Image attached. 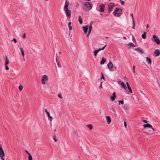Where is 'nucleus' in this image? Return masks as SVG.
Returning a JSON list of instances; mask_svg holds the SVG:
<instances>
[{"mask_svg": "<svg viewBox=\"0 0 160 160\" xmlns=\"http://www.w3.org/2000/svg\"><path fill=\"white\" fill-rule=\"evenodd\" d=\"M48 80V78L47 75H43L41 78V83L45 85L46 84V82Z\"/></svg>", "mask_w": 160, "mask_h": 160, "instance_id": "obj_3", "label": "nucleus"}, {"mask_svg": "<svg viewBox=\"0 0 160 160\" xmlns=\"http://www.w3.org/2000/svg\"><path fill=\"white\" fill-rule=\"evenodd\" d=\"M25 152L27 153L29 155V154H31L29 153L28 151L27 150H25Z\"/></svg>", "mask_w": 160, "mask_h": 160, "instance_id": "obj_46", "label": "nucleus"}, {"mask_svg": "<svg viewBox=\"0 0 160 160\" xmlns=\"http://www.w3.org/2000/svg\"><path fill=\"white\" fill-rule=\"evenodd\" d=\"M4 60L5 62L4 64V65L5 68V70L7 71L9 69V68L8 66V65L9 64V60L6 56H5Z\"/></svg>", "mask_w": 160, "mask_h": 160, "instance_id": "obj_4", "label": "nucleus"}, {"mask_svg": "<svg viewBox=\"0 0 160 160\" xmlns=\"http://www.w3.org/2000/svg\"><path fill=\"white\" fill-rule=\"evenodd\" d=\"M120 1L121 4L123 5L125 3L124 1H123L122 0H120Z\"/></svg>", "mask_w": 160, "mask_h": 160, "instance_id": "obj_36", "label": "nucleus"}, {"mask_svg": "<svg viewBox=\"0 0 160 160\" xmlns=\"http://www.w3.org/2000/svg\"><path fill=\"white\" fill-rule=\"evenodd\" d=\"M58 96L59 98H60L61 99L62 98V95L61 93H59V94H58Z\"/></svg>", "mask_w": 160, "mask_h": 160, "instance_id": "obj_39", "label": "nucleus"}, {"mask_svg": "<svg viewBox=\"0 0 160 160\" xmlns=\"http://www.w3.org/2000/svg\"><path fill=\"white\" fill-rule=\"evenodd\" d=\"M126 84L128 88V89L129 90L130 92V93H132V89L130 87V86L129 83L128 82H126Z\"/></svg>", "mask_w": 160, "mask_h": 160, "instance_id": "obj_20", "label": "nucleus"}, {"mask_svg": "<svg viewBox=\"0 0 160 160\" xmlns=\"http://www.w3.org/2000/svg\"><path fill=\"white\" fill-rule=\"evenodd\" d=\"M18 88L20 91H21L23 89V86L22 85H20L18 87Z\"/></svg>", "mask_w": 160, "mask_h": 160, "instance_id": "obj_29", "label": "nucleus"}, {"mask_svg": "<svg viewBox=\"0 0 160 160\" xmlns=\"http://www.w3.org/2000/svg\"><path fill=\"white\" fill-rule=\"evenodd\" d=\"M112 110L114 111V112H115V109L113 107H112Z\"/></svg>", "mask_w": 160, "mask_h": 160, "instance_id": "obj_47", "label": "nucleus"}, {"mask_svg": "<svg viewBox=\"0 0 160 160\" xmlns=\"http://www.w3.org/2000/svg\"><path fill=\"white\" fill-rule=\"evenodd\" d=\"M45 111L48 117V119L50 120L51 122L52 121L53 119V118L52 116H50V113L48 111L47 109H45Z\"/></svg>", "mask_w": 160, "mask_h": 160, "instance_id": "obj_10", "label": "nucleus"}, {"mask_svg": "<svg viewBox=\"0 0 160 160\" xmlns=\"http://www.w3.org/2000/svg\"><path fill=\"white\" fill-rule=\"evenodd\" d=\"M114 69H117V67H114Z\"/></svg>", "mask_w": 160, "mask_h": 160, "instance_id": "obj_56", "label": "nucleus"}, {"mask_svg": "<svg viewBox=\"0 0 160 160\" xmlns=\"http://www.w3.org/2000/svg\"><path fill=\"white\" fill-rule=\"evenodd\" d=\"M154 53L156 56H158L160 55V52L158 49H157L154 51Z\"/></svg>", "mask_w": 160, "mask_h": 160, "instance_id": "obj_19", "label": "nucleus"}, {"mask_svg": "<svg viewBox=\"0 0 160 160\" xmlns=\"http://www.w3.org/2000/svg\"><path fill=\"white\" fill-rule=\"evenodd\" d=\"M107 66L109 69H111L113 68V65L112 63L110 61L108 64L107 65Z\"/></svg>", "mask_w": 160, "mask_h": 160, "instance_id": "obj_17", "label": "nucleus"}, {"mask_svg": "<svg viewBox=\"0 0 160 160\" xmlns=\"http://www.w3.org/2000/svg\"><path fill=\"white\" fill-rule=\"evenodd\" d=\"M146 61L149 64H151L152 63V60L151 58L148 57H146Z\"/></svg>", "mask_w": 160, "mask_h": 160, "instance_id": "obj_18", "label": "nucleus"}, {"mask_svg": "<svg viewBox=\"0 0 160 160\" xmlns=\"http://www.w3.org/2000/svg\"><path fill=\"white\" fill-rule=\"evenodd\" d=\"M135 66H134V65L133 66V70H135Z\"/></svg>", "mask_w": 160, "mask_h": 160, "instance_id": "obj_50", "label": "nucleus"}, {"mask_svg": "<svg viewBox=\"0 0 160 160\" xmlns=\"http://www.w3.org/2000/svg\"><path fill=\"white\" fill-rule=\"evenodd\" d=\"M83 9L86 11L90 10L92 8V4L89 2H86L83 4Z\"/></svg>", "mask_w": 160, "mask_h": 160, "instance_id": "obj_1", "label": "nucleus"}, {"mask_svg": "<svg viewBox=\"0 0 160 160\" xmlns=\"http://www.w3.org/2000/svg\"><path fill=\"white\" fill-rule=\"evenodd\" d=\"M1 159L2 160H5V159L3 158V157H1Z\"/></svg>", "mask_w": 160, "mask_h": 160, "instance_id": "obj_52", "label": "nucleus"}, {"mask_svg": "<svg viewBox=\"0 0 160 160\" xmlns=\"http://www.w3.org/2000/svg\"><path fill=\"white\" fill-rule=\"evenodd\" d=\"M106 119L107 123L108 124H110L111 122V120L110 117L109 116H106Z\"/></svg>", "mask_w": 160, "mask_h": 160, "instance_id": "obj_14", "label": "nucleus"}, {"mask_svg": "<svg viewBox=\"0 0 160 160\" xmlns=\"http://www.w3.org/2000/svg\"><path fill=\"white\" fill-rule=\"evenodd\" d=\"M99 88L101 89H102V85L100 84V85L99 86Z\"/></svg>", "mask_w": 160, "mask_h": 160, "instance_id": "obj_48", "label": "nucleus"}, {"mask_svg": "<svg viewBox=\"0 0 160 160\" xmlns=\"http://www.w3.org/2000/svg\"><path fill=\"white\" fill-rule=\"evenodd\" d=\"M131 15L132 16V20H134V17H133V14L132 13L131 14Z\"/></svg>", "mask_w": 160, "mask_h": 160, "instance_id": "obj_45", "label": "nucleus"}, {"mask_svg": "<svg viewBox=\"0 0 160 160\" xmlns=\"http://www.w3.org/2000/svg\"><path fill=\"white\" fill-rule=\"evenodd\" d=\"M65 11L66 16L69 18L71 16V11L68 9H63Z\"/></svg>", "mask_w": 160, "mask_h": 160, "instance_id": "obj_5", "label": "nucleus"}, {"mask_svg": "<svg viewBox=\"0 0 160 160\" xmlns=\"http://www.w3.org/2000/svg\"><path fill=\"white\" fill-rule=\"evenodd\" d=\"M54 131H56V129H55V130H54Z\"/></svg>", "mask_w": 160, "mask_h": 160, "instance_id": "obj_61", "label": "nucleus"}, {"mask_svg": "<svg viewBox=\"0 0 160 160\" xmlns=\"http://www.w3.org/2000/svg\"><path fill=\"white\" fill-rule=\"evenodd\" d=\"M100 10H98L99 11L101 12H103L105 8V5L104 4H102L99 5Z\"/></svg>", "mask_w": 160, "mask_h": 160, "instance_id": "obj_9", "label": "nucleus"}, {"mask_svg": "<svg viewBox=\"0 0 160 160\" xmlns=\"http://www.w3.org/2000/svg\"><path fill=\"white\" fill-rule=\"evenodd\" d=\"M123 39H125V40H126V39L127 38H126V37H123Z\"/></svg>", "mask_w": 160, "mask_h": 160, "instance_id": "obj_54", "label": "nucleus"}, {"mask_svg": "<svg viewBox=\"0 0 160 160\" xmlns=\"http://www.w3.org/2000/svg\"><path fill=\"white\" fill-rule=\"evenodd\" d=\"M56 60L57 62V57L56 58Z\"/></svg>", "mask_w": 160, "mask_h": 160, "instance_id": "obj_57", "label": "nucleus"}, {"mask_svg": "<svg viewBox=\"0 0 160 160\" xmlns=\"http://www.w3.org/2000/svg\"><path fill=\"white\" fill-rule=\"evenodd\" d=\"M28 160H32V157L31 154L28 155Z\"/></svg>", "mask_w": 160, "mask_h": 160, "instance_id": "obj_32", "label": "nucleus"}, {"mask_svg": "<svg viewBox=\"0 0 160 160\" xmlns=\"http://www.w3.org/2000/svg\"><path fill=\"white\" fill-rule=\"evenodd\" d=\"M122 13V9L119 8H117L113 12V14L116 17H119Z\"/></svg>", "mask_w": 160, "mask_h": 160, "instance_id": "obj_2", "label": "nucleus"}, {"mask_svg": "<svg viewBox=\"0 0 160 160\" xmlns=\"http://www.w3.org/2000/svg\"><path fill=\"white\" fill-rule=\"evenodd\" d=\"M71 24H72V23L71 22H70L68 24V26L69 29L70 31L72 30V27L71 26Z\"/></svg>", "mask_w": 160, "mask_h": 160, "instance_id": "obj_24", "label": "nucleus"}, {"mask_svg": "<svg viewBox=\"0 0 160 160\" xmlns=\"http://www.w3.org/2000/svg\"><path fill=\"white\" fill-rule=\"evenodd\" d=\"M132 22L133 23V27H132V29H135V21L134 20H132Z\"/></svg>", "mask_w": 160, "mask_h": 160, "instance_id": "obj_34", "label": "nucleus"}, {"mask_svg": "<svg viewBox=\"0 0 160 160\" xmlns=\"http://www.w3.org/2000/svg\"><path fill=\"white\" fill-rule=\"evenodd\" d=\"M88 26L87 25L85 27H82L83 30L85 34H86L88 32Z\"/></svg>", "mask_w": 160, "mask_h": 160, "instance_id": "obj_16", "label": "nucleus"}, {"mask_svg": "<svg viewBox=\"0 0 160 160\" xmlns=\"http://www.w3.org/2000/svg\"><path fill=\"white\" fill-rule=\"evenodd\" d=\"M88 127L90 130H92L93 128L91 124H88Z\"/></svg>", "mask_w": 160, "mask_h": 160, "instance_id": "obj_30", "label": "nucleus"}, {"mask_svg": "<svg viewBox=\"0 0 160 160\" xmlns=\"http://www.w3.org/2000/svg\"><path fill=\"white\" fill-rule=\"evenodd\" d=\"M101 74H102V79H103L104 80H105L104 77L102 73Z\"/></svg>", "mask_w": 160, "mask_h": 160, "instance_id": "obj_40", "label": "nucleus"}, {"mask_svg": "<svg viewBox=\"0 0 160 160\" xmlns=\"http://www.w3.org/2000/svg\"><path fill=\"white\" fill-rule=\"evenodd\" d=\"M57 64L58 68H60L61 67V65L59 62Z\"/></svg>", "mask_w": 160, "mask_h": 160, "instance_id": "obj_38", "label": "nucleus"}, {"mask_svg": "<svg viewBox=\"0 0 160 160\" xmlns=\"http://www.w3.org/2000/svg\"><path fill=\"white\" fill-rule=\"evenodd\" d=\"M106 46H107V45H105V46H104L102 48H99L98 49L95 50H94L93 52V53H94V56H96L97 54V53L99 51H101V50L104 49H105V47H106Z\"/></svg>", "mask_w": 160, "mask_h": 160, "instance_id": "obj_8", "label": "nucleus"}, {"mask_svg": "<svg viewBox=\"0 0 160 160\" xmlns=\"http://www.w3.org/2000/svg\"><path fill=\"white\" fill-rule=\"evenodd\" d=\"M88 28H89V30L88 31V33L86 35V37L88 38L89 37L90 34L91 33V30H92V25H89V26H88Z\"/></svg>", "mask_w": 160, "mask_h": 160, "instance_id": "obj_13", "label": "nucleus"}, {"mask_svg": "<svg viewBox=\"0 0 160 160\" xmlns=\"http://www.w3.org/2000/svg\"><path fill=\"white\" fill-rule=\"evenodd\" d=\"M128 45L129 46L135 47H136V45H134L132 43H129L128 44Z\"/></svg>", "mask_w": 160, "mask_h": 160, "instance_id": "obj_33", "label": "nucleus"}, {"mask_svg": "<svg viewBox=\"0 0 160 160\" xmlns=\"http://www.w3.org/2000/svg\"><path fill=\"white\" fill-rule=\"evenodd\" d=\"M114 4L113 3H110L108 6V11L109 13L111 12L114 6Z\"/></svg>", "mask_w": 160, "mask_h": 160, "instance_id": "obj_6", "label": "nucleus"}, {"mask_svg": "<svg viewBox=\"0 0 160 160\" xmlns=\"http://www.w3.org/2000/svg\"><path fill=\"white\" fill-rule=\"evenodd\" d=\"M59 53L60 54L61 53V52H59Z\"/></svg>", "mask_w": 160, "mask_h": 160, "instance_id": "obj_62", "label": "nucleus"}, {"mask_svg": "<svg viewBox=\"0 0 160 160\" xmlns=\"http://www.w3.org/2000/svg\"><path fill=\"white\" fill-rule=\"evenodd\" d=\"M149 25L148 24H147V28H149Z\"/></svg>", "mask_w": 160, "mask_h": 160, "instance_id": "obj_51", "label": "nucleus"}, {"mask_svg": "<svg viewBox=\"0 0 160 160\" xmlns=\"http://www.w3.org/2000/svg\"><path fill=\"white\" fill-rule=\"evenodd\" d=\"M134 50H137L140 52L142 54L144 53V51L142 49H140L139 48H135Z\"/></svg>", "mask_w": 160, "mask_h": 160, "instance_id": "obj_23", "label": "nucleus"}, {"mask_svg": "<svg viewBox=\"0 0 160 160\" xmlns=\"http://www.w3.org/2000/svg\"><path fill=\"white\" fill-rule=\"evenodd\" d=\"M20 49L21 51L23 57H24L25 56V53L23 49V48L22 47H20Z\"/></svg>", "mask_w": 160, "mask_h": 160, "instance_id": "obj_25", "label": "nucleus"}, {"mask_svg": "<svg viewBox=\"0 0 160 160\" xmlns=\"http://www.w3.org/2000/svg\"><path fill=\"white\" fill-rule=\"evenodd\" d=\"M124 126L126 128L127 127V123H126V122H124Z\"/></svg>", "mask_w": 160, "mask_h": 160, "instance_id": "obj_43", "label": "nucleus"}, {"mask_svg": "<svg viewBox=\"0 0 160 160\" xmlns=\"http://www.w3.org/2000/svg\"><path fill=\"white\" fill-rule=\"evenodd\" d=\"M116 97V93L115 92H114L113 93V96H111L110 97V99L112 101H113L115 100V98Z\"/></svg>", "mask_w": 160, "mask_h": 160, "instance_id": "obj_15", "label": "nucleus"}, {"mask_svg": "<svg viewBox=\"0 0 160 160\" xmlns=\"http://www.w3.org/2000/svg\"><path fill=\"white\" fill-rule=\"evenodd\" d=\"M12 41H13L15 43H16L17 42V40L15 38H14L12 40Z\"/></svg>", "mask_w": 160, "mask_h": 160, "instance_id": "obj_37", "label": "nucleus"}, {"mask_svg": "<svg viewBox=\"0 0 160 160\" xmlns=\"http://www.w3.org/2000/svg\"><path fill=\"white\" fill-rule=\"evenodd\" d=\"M153 41L155 42L157 44H160V40L155 35H153L152 36Z\"/></svg>", "mask_w": 160, "mask_h": 160, "instance_id": "obj_7", "label": "nucleus"}, {"mask_svg": "<svg viewBox=\"0 0 160 160\" xmlns=\"http://www.w3.org/2000/svg\"><path fill=\"white\" fill-rule=\"evenodd\" d=\"M119 82H120L119 83V84L122 85V87L124 88V89H126L127 88V87L124 83L123 82H121V81H120Z\"/></svg>", "mask_w": 160, "mask_h": 160, "instance_id": "obj_21", "label": "nucleus"}, {"mask_svg": "<svg viewBox=\"0 0 160 160\" xmlns=\"http://www.w3.org/2000/svg\"><path fill=\"white\" fill-rule=\"evenodd\" d=\"M137 59H139V58H138H138H137Z\"/></svg>", "mask_w": 160, "mask_h": 160, "instance_id": "obj_60", "label": "nucleus"}, {"mask_svg": "<svg viewBox=\"0 0 160 160\" xmlns=\"http://www.w3.org/2000/svg\"><path fill=\"white\" fill-rule=\"evenodd\" d=\"M45 1H49V0H45Z\"/></svg>", "mask_w": 160, "mask_h": 160, "instance_id": "obj_59", "label": "nucleus"}, {"mask_svg": "<svg viewBox=\"0 0 160 160\" xmlns=\"http://www.w3.org/2000/svg\"><path fill=\"white\" fill-rule=\"evenodd\" d=\"M102 82L101 81L100 82V84L102 85Z\"/></svg>", "mask_w": 160, "mask_h": 160, "instance_id": "obj_55", "label": "nucleus"}, {"mask_svg": "<svg viewBox=\"0 0 160 160\" xmlns=\"http://www.w3.org/2000/svg\"><path fill=\"white\" fill-rule=\"evenodd\" d=\"M106 61V59L104 57H102V60L100 62V64L101 65L104 64Z\"/></svg>", "mask_w": 160, "mask_h": 160, "instance_id": "obj_22", "label": "nucleus"}, {"mask_svg": "<svg viewBox=\"0 0 160 160\" xmlns=\"http://www.w3.org/2000/svg\"><path fill=\"white\" fill-rule=\"evenodd\" d=\"M53 139L54 140L55 142H56L57 141V139L56 138H54Z\"/></svg>", "mask_w": 160, "mask_h": 160, "instance_id": "obj_49", "label": "nucleus"}, {"mask_svg": "<svg viewBox=\"0 0 160 160\" xmlns=\"http://www.w3.org/2000/svg\"><path fill=\"white\" fill-rule=\"evenodd\" d=\"M142 37L143 39H145L146 38V33L144 32V33L142 35Z\"/></svg>", "mask_w": 160, "mask_h": 160, "instance_id": "obj_27", "label": "nucleus"}, {"mask_svg": "<svg viewBox=\"0 0 160 160\" xmlns=\"http://www.w3.org/2000/svg\"><path fill=\"white\" fill-rule=\"evenodd\" d=\"M4 156H5V153L3 150L1 152H0V157H3Z\"/></svg>", "mask_w": 160, "mask_h": 160, "instance_id": "obj_28", "label": "nucleus"}, {"mask_svg": "<svg viewBox=\"0 0 160 160\" xmlns=\"http://www.w3.org/2000/svg\"><path fill=\"white\" fill-rule=\"evenodd\" d=\"M3 149L2 147L1 146H0V152H1V151H3Z\"/></svg>", "mask_w": 160, "mask_h": 160, "instance_id": "obj_44", "label": "nucleus"}, {"mask_svg": "<svg viewBox=\"0 0 160 160\" xmlns=\"http://www.w3.org/2000/svg\"><path fill=\"white\" fill-rule=\"evenodd\" d=\"M78 21L81 24L82 23V19L81 16L80 15L78 16Z\"/></svg>", "mask_w": 160, "mask_h": 160, "instance_id": "obj_26", "label": "nucleus"}, {"mask_svg": "<svg viewBox=\"0 0 160 160\" xmlns=\"http://www.w3.org/2000/svg\"><path fill=\"white\" fill-rule=\"evenodd\" d=\"M142 121L144 123H148L147 121L146 120L143 119V120H142Z\"/></svg>", "mask_w": 160, "mask_h": 160, "instance_id": "obj_41", "label": "nucleus"}, {"mask_svg": "<svg viewBox=\"0 0 160 160\" xmlns=\"http://www.w3.org/2000/svg\"><path fill=\"white\" fill-rule=\"evenodd\" d=\"M26 37L25 34V33H24L22 36V38L23 39H25V38H26Z\"/></svg>", "mask_w": 160, "mask_h": 160, "instance_id": "obj_42", "label": "nucleus"}, {"mask_svg": "<svg viewBox=\"0 0 160 160\" xmlns=\"http://www.w3.org/2000/svg\"><path fill=\"white\" fill-rule=\"evenodd\" d=\"M69 5V2L68 0H66L65 4L64 7L63 9H68Z\"/></svg>", "mask_w": 160, "mask_h": 160, "instance_id": "obj_12", "label": "nucleus"}, {"mask_svg": "<svg viewBox=\"0 0 160 160\" xmlns=\"http://www.w3.org/2000/svg\"><path fill=\"white\" fill-rule=\"evenodd\" d=\"M133 72H134V73H135V70H134V71H133Z\"/></svg>", "mask_w": 160, "mask_h": 160, "instance_id": "obj_58", "label": "nucleus"}, {"mask_svg": "<svg viewBox=\"0 0 160 160\" xmlns=\"http://www.w3.org/2000/svg\"><path fill=\"white\" fill-rule=\"evenodd\" d=\"M119 102V105H120V104H123L124 103V102L123 101H121V100H119L118 101Z\"/></svg>", "mask_w": 160, "mask_h": 160, "instance_id": "obj_35", "label": "nucleus"}, {"mask_svg": "<svg viewBox=\"0 0 160 160\" xmlns=\"http://www.w3.org/2000/svg\"><path fill=\"white\" fill-rule=\"evenodd\" d=\"M123 108L125 110H127L128 108V106L127 105L125 104L123 106Z\"/></svg>", "mask_w": 160, "mask_h": 160, "instance_id": "obj_31", "label": "nucleus"}, {"mask_svg": "<svg viewBox=\"0 0 160 160\" xmlns=\"http://www.w3.org/2000/svg\"><path fill=\"white\" fill-rule=\"evenodd\" d=\"M92 23H93V22H91L90 24V25H92Z\"/></svg>", "mask_w": 160, "mask_h": 160, "instance_id": "obj_53", "label": "nucleus"}, {"mask_svg": "<svg viewBox=\"0 0 160 160\" xmlns=\"http://www.w3.org/2000/svg\"><path fill=\"white\" fill-rule=\"evenodd\" d=\"M143 126L144 128H145L147 127L150 128L153 130V131H154L155 130V129L152 128V125L149 123L144 124L143 125Z\"/></svg>", "mask_w": 160, "mask_h": 160, "instance_id": "obj_11", "label": "nucleus"}]
</instances>
